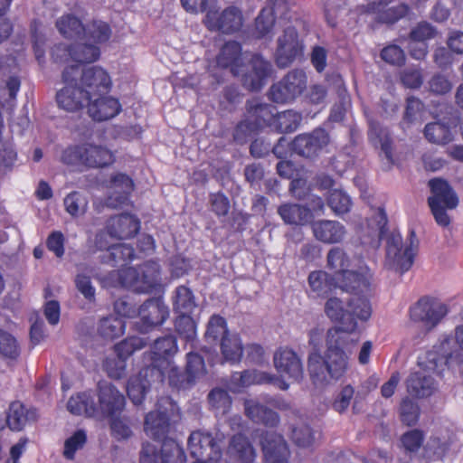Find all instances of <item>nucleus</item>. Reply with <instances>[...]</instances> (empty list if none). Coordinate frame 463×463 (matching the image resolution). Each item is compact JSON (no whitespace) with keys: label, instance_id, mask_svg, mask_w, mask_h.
I'll use <instances>...</instances> for the list:
<instances>
[{"label":"nucleus","instance_id":"obj_1","mask_svg":"<svg viewBox=\"0 0 463 463\" xmlns=\"http://www.w3.org/2000/svg\"><path fill=\"white\" fill-rule=\"evenodd\" d=\"M455 339L463 354V325L457 326ZM452 344L451 338L444 337L432 350L419 357L420 371L411 373L406 382L407 390L411 395L423 398L437 391V381L430 373L441 376L447 369H455L456 365L458 372L463 373V359L453 356Z\"/></svg>","mask_w":463,"mask_h":463},{"label":"nucleus","instance_id":"obj_2","mask_svg":"<svg viewBox=\"0 0 463 463\" xmlns=\"http://www.w3.org/2000/svg\"><path fill=\"white\" fill-rule=\"evenodd\" d=\"M354 343L358 340L354 337H345L343 332L337 329H329L326 339V357L320 354L312 353L308 356V372L313 383L323 387L329 383L330 380H339L348 369V354L351 350L348 341Z\"/></svg>","mask_w":463,"mask_h":463},{"label":"nucleus","instance_id":"obj_3","mask_svg":"<svg viewBox=\"0 0 463 463\" xmlns=\"http://www.w3.org/2000/svg\"><path fill=\"white\" fill-rule=\"evenodd\" d=\"M59 32L66 38H77L81 42L69 50H64L71 61L92 62L99 57L98 43H105L110 36L109 25L103 22H93L86 28L71 14L61 17L56 22Z\"/></svg>","mask_w":463,"mask_h":463},{"label":"nucleus","instance_id":"obj_4","mask_svg":"<svg viewBox=\"0 0 463 463\" xmlns=\"http://www.w3.org/2000/svg\"><path fill=\"white\" fill-rule=\"evenodd\" d=\"M126 405L124 395L111 383H100L95 393L80 392L68 402L69 411L75 415L111 417L120 414Z\"/></svg>","mask_w":463,"mask_h":463},{"label":"nucleus","instance_id":"obj_5","mask_svg":"<svg viewBox=\"0 0 463 463\" xmlns=\"http://www.w3.org/2000/svg\"><path fill=\"white\" fill-rule=\"evenodd\" d=\"M339 292L335 291L331 295L325 304V313L326 317L339 324L338 326L332 329H337L343 332L345 337H352L357 329V323L354 319L366 321L372 315V307L366 298H353L347 296L348 291L361 293L359 290L339 288ZM366 292H362L365 294Z\"/></svg>","mask_w":463,"mask_h":463},{"label":"nucleus","instance_id":"obj_6","mask_svg":"<svg viewBox=\"0 0 463 463\" xmlns=\"http://www.w3.org/2000/svg\"><path fill=\"white\" fill-rule=\"evenodd\" d=\"M327 268L334 273L339 288L368 292L372 273L363 260L351 262L341 248L335 247L327 253Z\"/></svg>","mask_w":463,"mask_h":463},{"label":"nucleus","instance_id":"obj_7","mask_svg":"<svg viewBox=\"0 0 463 463\" xmlns=\"http://www.w3.org/2000/svg\"><path fill=\"white\" fill-rule=\"evenodd\" d=\"M176 352L177 345L173 336L158 338L153 345L148 367L155 369L158 380L166 378L170 385L184 388L185 384L180 380L181 373L172 360Z\"/></svg>","mask_w":463,"mask_h":463},{"label":"nucleus","instance_id":"obj_8","mask_svg":"<svg viewBox=\"0 0 463 463\" xmlns=\"http://www.w3.org/2000/svg\"><path fill=\"white\" fill-rule=\"evenodd\" d=\"M429 185L431 195L428 202L432 214L439 225L446 227L450 223L448 211L458 206V198L450 185L442 179H431Z\"/></svg>","mask_w":463,"mask_h":463},{"label":"nucleus","instance_id":"obj_9","mask_svg":"<svg viewBox=\"0 0 463 463\" xmlns=\"http://www.w3.org/2000/svg\"><path fill=\"white\" fill-rule=\"evenodd\" d=\"M79 75L78 65L68 66L62 72L64 87L58 90L56 101L59 108L63 110L74 112L88 104L89 99L79 85Z\"/></svg>","mask_w":463,"mask_h":463},{"label":"nucleus","instance_id":"obj_10","mask_svg":"<svg viewBox=\"0 0 463 463\" xmlns=\"http://www.w3.org/2000/svg\"><path fill=\"white\" fill-rule=\"evenodd\" d=\"M116 285L131 288L137 292H150L159 285V267L155 262L144 264L138 269L126 268L117 273Z\"/></svg>","mask_w":463,"mask_h":463},{"label":"nucleus","instance_id":"obj_11","mask_svg":"<svg viewBox=\"0 0 463 463\" xmlns=\"http://www.w3.org/2000/svg\"><path fill=\"white\" fill-rule=\"evenodd\" d=\"M177 411V406L170 398H162L158 401L156 409L150 411L145 418L146 434L155 439H163L168 432L170 420Z\"/></svg>","mask_w":463,"mask_h":463},{"label":"nucleus","instance_id":"obj_12","mask_svg":"<svg viewBox=\"0 0 463 463\" xmlns=\"http://www.w3.org/2000/svg\"><path fill=\"white\" fill-rule=\"evenodd\" d=\"M417 244L411 238L402 243L400 238H392L387 246L385 265L387 268L403 273L413 263Z\"/></svg>","mask_w":463,"mask_h":463},{"label":"nucleus","instance_id":"obj_13","mask_svg":"<svg viewBox=\"0 0 463 463\" xmlns=\"http://www.w3.org/2000/svg\"><path fill=\"white\" fill-rule=\"evenodd\" d=\"M143 339L129 337L115 346L114 353L104 362V368L110 378L119 379L125 375L126 359L136 350L142 348Z\"/></svg>","mask_w":463,"mask_h":463},{"label":"nucleus","instance_id":"obj_14","mask_svg":"<svg viewBox=\"0 0 463 463\" xmlns=\"http://www.w3.org/2000/svg\"><path fill=\"white\" fill-rule=\"evenodd\" d=\"M188 446L194 463H216L221 457L220 445L209 433L194 431L190 435Z\"/></svg>","mask_w":463,"mask_h":463},{"label":"nucleus","instance_id":"obj_15","mask_svg":"<svg viewBox=\"0 0 463 463\" xmlns=\"http://www.w3.org/2000/svg\"><path fill=\"white\" fill-rule=\"evenodd\" d=\"M448 312L447 306L441 301L431 298L420 299L410 311L413 321L422 322L430 329L439 323Z\"/></svg>","mask_w":463,"mask_h":463},{"label":"nucleus","instance_id":"obj_16","mask_svg":"<svg viewBox=\"0 0 463 463\" xmlns=\"http://www.w3.org/2000/svg\"><path fill=\"white\" fill-rule=\"evenodd\" d=\"M205 24L210 30H218L225 33L236 32L242 25V14L233 6L221 13L214 7H210L206 14Z\"/></svg>","mask_w":463,"mask_h":463},{"label":"nucleus","instance_id":"obj_17","mask_svg":"<svg viewBox=\"0 0 463 463\" xmlns=\"http://www.w3.org/2000/svg\"><path fill=\"white\" fill-rule=\"evenodd\" d=\"M79 85L86 94V97L91 99L104 95L109 90L111 80L105 70L93 66L81 71Z\"/></svg>","mask_w":463,"mask_h":463},{"label":"nucleus","instance_id":"obj_18","mask_svg":"<svg viewBox=\"0 0 463 463\" xmlns=\"http://www.w3.org/2000/svg\"><path fill=\"white\" fill-rule=\"evenodd\" d=\"M137 316L139 321L136 322V326L140 332L145 333L163 324L168 317V309L161 299H151L138 308Z\"/></svg>","mask_w":463,"mask_h":463},{"label":"nucleus","instance_id":"obj_19","mask_svg":"<svg viewBox=\"0 0 463 463\" xmlns=\"http://www.w3.org/2000/svg\"><path fill=\"white\" fill-rule=\"evenodd\" d=\"M274 365L281 377L298 382L303 377V366L298 356L292 350L280 349L274 354Z\"/></svg>","mask_w":463,"mask_h":463},{"label":"nucleus","instance_id":"obj_20","mask_svg":"<svg viewBox=\"0 0 463 463\" xmlns=\"http://www.w3.org/2000/svg\"><path fill=\"white\" fill-rule=\"evenodd\" d=\"M107 188L109 195L106 203L109 207L116 208L128 202L134 184L129 176L124 174H117L111 176Z\"/></svg>","mask_w":463,"mask_h":463},{"label":"nucleus","instance_id":"obj_21","mask_svg":"<svg viewBox=\"0 0 463 463\" xmlns=\"http://www.w3.org/2000/svg\"><path fill=\"white\" fill-rule=\"evenodd\" d=\"M139 230V222L130 214H122L111 218L107 225L106 239L124 240L135 235Z\"/></svg>","mask_w":463,"mask_h":463},{"label":"nucleus","instance_id":"obj_22","mask_svg":"<svg viewBox=\"0 0 463 463\" xmlns=\"http://www.w3.org/2000/svg\"><path fill=\"white\" fill-rule=\"evenodd\" d=\"M328 143V136L323 129H317L312 134L297 137L292 149L298 155L310 157L317 155Z\"/></svg>","mask_w":463,"mask_h":463},{"label":"nucleus","instance_id":"obj_23","mask_svg":"<svg viewBox=\"0 0 463 463\" xmlns=\"http://www.w3.org/2000/svg\"><path fill=\"white\" fill-rule=\"evenodd\" d=\"M276 52L277 63L279 67L288 66L300 51V43L295 28L288 27L278 40Z\"/></svg>","mask_w":463,"mask_h":463},{"label":"nucleus","instance_id":"obj_24","mask_svg":"<svg viewBox=\"0 0 463 463\" xmlns=\"http://www.w3.org/2000/svg\"><path fill=\"white\" fill-rule=\"evenodd\" d=\"M260 442L265 463H288V449L281 436L273 432H267Z\"/></svg>","mask_w":463,"mask_h":463},{"label":"nucleus","instance_id":"obj_25","mask_svg":"<svg viewBox=\"0 0 463 463\" xmlns=\"http://www.w3.org/2000/svg\"><path fill=\"white\" fill-rule=\"evenodd\" d=\"M105 236V233H99L95 239L96 247L100 250L108 251V254L104 256L105 261L116 265L134 257V250L130 246L124 243H114Z\"/></svg>","mask_w":463,"mask_h":463},{"label":"nucleus","instance_id":"obj_26","mask_svg":"<svg viewBox=\"0 0 463 463\" xmlns=\"http://www.w3.org/2000/svg\"><path fill=\"white\" fill-rule=\"evenodd\" d=\"M182 450L173 440L165 441L161 454H157L156 447L150 443L143 444L140 463H171L175 457H181Z\"/></svg>","mask_w":463,"mask_h":463},{"label":"nucleus","instance_id":"obj_27","mask_svg":"<svg viewBox=\"0 0 463 463\" xmlns=\"http://www.w3.org/2000/svg\"><path fill=\"white\" fill-rule=\"evenodd\" d=\"M312 230L317 240L328 244L341 242L347 233L344 224L330 220L315 222Z\"/></svg>","mask_w":463,"mask_h":463},{"label":"nucleus","instance_id":"obj_28","mask_svg":"<svg viewBox=\"0 0 463 463\" xmlns=\"http://www.w3.org/2000/svg\"><path fill=\"white\" fill-rule=\"evenodd\" d=\"M165 378L158 380L154 368H144L137 376L132 377L128 384V394L135 404H139L143 401L151 383H161Z\"/></svg>","mask_w":463,"mask_h":463},{"label":"nucleus","instance_id":"obj_29","mask_svg":"<svg viewBox=\"0 0 463 463\" xmlns=\"http://www.w3.org/2000/svg\"><path fill=\"white\" fill-rule=\"evenodd\" d=\"M263 383H272L281 390H287L289 386L284 380L275 378L265 373L246 371L244 373H236L232 375L230 389L235 392L240 391V387Z\"/></svg>","mask_w":463,"mask_h":463},{"label":"nucleus","instance_id":"obj_30","mask_svg":"<svg viewBox=\"0 0 463 463\" xmlns=\"http://www.w3.org/2000/svg\"><path fill=\"white\" fill-rule=\"evenodd\" d=\"M121 106L118 99L101 95L89 99L90 116L98 121L108 120L119 113Z\"/></svg>","mask_w":463,"mask_h":463},{"label":"nucleus","instance_id":"obj_31","mask_svg":"<svg viewBox=\"0 0 463 463\" xmlns=\"http://www.w3.org/2000/svg\"><path fill=\"white\" fill-rule=\"evenodd\" d=\"M386 222L387 219L383 210L376 209L372 219L367 221L366 227L364 224L359 227L358 232L361 234L362 242L377 247Z\"/></svg>","mask_w":463,"mask_h":463},{"label":"nucleus","instance_id":"obj_32","mask_svg":"<svg viewBox=\"0 0 463 463\" xmlns=\"http://www.w3.org/2000/svg\"><path fill=\"white\" fill-rule=\"evenodd\" d=\"M250 67L252 71L242 74V80L247 88L257 90L263 86L265 80L269 75L270 64L261 57L255 56L251 59Z\"/></svg>","mask_w":463,"mask_h":463},{"label":"nucleus","instance_id":"obj_33","mask_svg":"<svg viewBox=\"0 0 463 463\" xmlns=\"http://www.w3.org/2000/svg\"><path fill=\"white\" fill-rule=\"evenodd\" d=\"M244 60L248 59L241 55L240 44L236 42H229L222 47L217 58V63L224 68L231 67V71L234 75H240L243 73L241 66Z\"/></svg>","mask_w":463,"mask_h":463},{"label":"nucleus","instance_id":"obj_34","mask_svg":"<svg viewBox=\"0 0 463 463\" xmlns=\"http://www.w3.org/2000/svg\"><path fill=\"white\" fill-rule=\"evenodd\" d=\"M84 156V165L92 167L109 165L115 160V156L111 150L93 144H85Z\"/></svg>","mask_w":463,"mask_h":463},{"label":"nucleus","instance_id":"obj_35","mask_svg":"<svg viewBox=\"0 0 463 463\" xmlns=\"http://www.w3.org/2000/svg\"><path fill=\"white\" fill-rule=\"evenodd\" d=\"M308 283L311 291L317 297H327L339 289L337 280L333 282L329 279V275L322 270L311 272L308 277Z\"/></svg>","mask_w":463,"mask_h":463},{"label":"nucleus","instance_id":"obj_36","mask_svg":"<svg viewBox=\"0 0 463 463\" xmlns=\"http://www.w3.org/2000/svg\"><path fill=\"white\" fill-rule=\"evenodd\" d=\"M284 89H286L285 96H279L280 100H293L300 95L306 88L307 77L301 71H294L289 72L281 81Z\"/></svg>","mask_w":463,"mask_h":463},{"label":"nucleus","instance_id":"obj_37","mask_svg":"<svg viewBox=\"0 0 463 463\" xmlns=\"http://www.w3.org/2000/svg\"><path fill=\"white\" fill-rule=\"evenodd\" d=\"M278 212L283 221L288 224L303 225L312 218L311 211L299 204H283Z\"/></svg>","mask_w":463,"mask_h":463},{"label":"nucleus","instance_id":"obj_38","mask_svg":"<svg viewBox=\"0 0 463 463\" xmlns=\"http://www.w3.org/2000/svg\"><path fill=\"white\" fill-rule=\"evenodd\" d=\"M232 335L228 331L227 323L223 317L218 315L211 317L205 332V340L213 345H220L223 338Z\"/></svg>","mask_w":463,"mask_h":463},{"label":"nucleus","instance_id":"obj_39","mask_svg":"<svg viewBox=\"0 0 463 463\" xmlns=\"http://www.w3.org/2000/svg\"><path fill=\"white\" fill-rule=\"evenodd\" d=\"M245 411L248 417L255 422H261L270 426L278 422L277 413L263 407L256 401H247L245 402Z\"/></svg>","mask_w":463,"mask_h":463},{"label":"nucleus","instance_id":"obj_40","mask_svg":"<svg viewBox=\"0 0 463 463\" xmlns=\"http://www.w3.org/2000/svg\"><path fill=\"white\" fill-rule=\"evenodd\" d=\"M222 358L225 362L237 363L241 360L243 347L237 334L226 336L220 344Z\"/></svg>","mask_w":463,"mask_h":463},{"label":"nucleus","instance_id":"obj_41","mask_svg":"<svg viewBox=\"0 0 463 463\" xmlns=\"http://www.w3.org/2000/svg\"><path fill=\"white\" fill-rule=\"evenodd\" d=\"M426 138L435 144H446L452 140L453 133L451 125L442 122H434L425 127Z\"/></svg>","mask_w":463,"mask_h":463},{"label":"nucleus","instance_id":"obj_42","mask_svg":"<svg viewBox=\"0 0 463 463\" xmlns=\"http://www.w3.org/2000/svg\"><path fill=\"white\" fill-rule=\"evenodd\" d=\"M228 452L232 457L245 463H250L255 458L253 448L241 434L232 438Z\"/></svg>","mask_w":463,"mask_h":463},{"label":"nucleus","instance_id":"obj_43","mask_svg":"<svg viewBox=\"0 0 463 463\" xmlns=\"http://www.w3.org/2000/svg\"><path fill=\"white\" fill-rule=\"evenodd\" d=\"M174 308L178 315L193 313L195 308V303L189 288L185 287H179L176 288L174 299Z\"/></svg>","mask_w":463,"mask_h":463},{"label":"nucleus","instance_id":"obj_44","mask_svg":"<svg viewBox=\"0 0 463 463\" xmlns=\"http://www.w3.org/2000/svg\"><path fill=\"white\" fill-rule=\"evenodd\" d=\"M186 373L187 384L203 379L206 374L203 358L197 354L190 352L187 354Z\"/></svg>","mask_w":463,"mask_h":463},{"label":"nucleus","instance_id":"obj_45","mask_svg":"<svg viewBox=\"0 0 463 463\" xmlns=\"http://www.w3.org/2000/svg\"><path fill=\"white\" fill-rule=\"evenodd\" d=\"M87 441V434L78 430L64 440L62 455L66 459L72 460L77 451L81 449Z\"/></svg>","mask_w":463,"mask_h":463},{"label":"nucleus","instance_id":"obj_46","mask_svg":"<svg viewBox=\"0 0 463 463\" xmlns=\"http://www.w3.org/2000/svg\"><path fill=\"white\" fill-rule=\"evenodd\" d=\"M125 324L121 318L108 317L100 320L99 332L108 339H114L124 333Z\"/></svg>","mask_w":463,"mask_h":463},{"label":"nucleus","instance_id":"obj_47","mask_svg":"<svg viewBox=\"0 0 463 463\" xmlns=\"http://www.w3.org/2000/svg\"><path fill=\"white\" fill-rule=\"evenodd\" d=\"M359 393L354 397V389L352 385L346 384L342 387L339 393L336 395L333 406L334 409L338 412L345 411L354 400L353 409L357 410L358 407Z\"/></svg>","mask_w":463,"mask_h":463},{"label":"nucleus","instance_id":"obj_48","mask_svg":"<svg viewBox=\"0 0 463 463\" xmlns=\"http://www.w3.org/2000/svg\"><path fill=\"white\" fill-rule=\"evenodd\" d=\"M28 420V413L23 403L14 402L11 403L7 415V424L13 430H20Z\"/></svg>","mask_w":463,"mask_h":463},{"label":"nucleus","instance_id":"obj_49","mask_svg":"<svg viewBox=\"0 0 463 463\" xmlns=\"http://www.w3.org/2000/svg\"><path fill=\"white\" fill-rule=\"evenodd\" d=\"M316 434V432L312 431L310 428L301 420L293 426L291 436L298 446L307 448L315 442L317 439Z\"/></svg>","mask_w":463,"mask_h":463},{"label":"nucleus","instance_id":"obj_50","mask_svg":"<svg viewBox=\"0 0 463 463\" xmlns=\"http://www.w3.org/2000/svg\"><path fill=\"white\" fill-rule=\"evenodd\" d=\"M328 204L335 214L340 215L350 210L352 202L345 193L335 189L330 193Z\"/></svg>","mask_w":463,"mask_h":463},{"label":"nucleus","instance_id":"obj_51","mask_svg":"<svg viewBox=\"0 0 463 463\" xmlns=\"http://www.w3.org/2000/svg\"><path fill=\"white\" fill-rule=\"evenodd\" d=\"M87 199L78 192H73L64 198V206L71 216H80L86 212Z\"/></svg>","mask_w":463,"mask_h":463},{"label":"nucleus","instance_id":"obj_52","mask_svg":"<svg viewBox=\"0 0 463 463\" xmlns=\"http://www.w3.org/2000/svg\"><path fill=\"white\" fill-rule=\"evenodd\" d=\"M192 314L178 315L175 320L176 330L187 342H193L196 335V324Z\"/></svg>","mask_w":463,"mask_h":463},{"label":"nucleus","instance_id":"obj_53","mask_svg":"<svg viewBox=\"0 0 463 463\" xmlns=\"http://www.w3.org/2000/svg\"><path fill=\"white\" fill-rule=\"evenodd\" d=\"M4 289V280L0 275V293ZM0 354L6 357L14 358L18 355V345L14 336L0 330Z\"/></svg>","mask_w":463,"mask_h":463},{"label":"nucleus","instance_id":"obj_54","mask_svg":"<svg viewBox=\"0 0 463 463\" xmlns=\"http://www.w3.org/2000/svg\"><path fill=\"white\" fill-rule=\"evenodd\" d=\"M119 415L109 417L111 435L118 440L128 439L132 435L129 421L126 417Z\"/></svg>","mask_w":463,"mask_h":463},{"label":"nucleus","instance_id":"obj_55","mask_svg":"<svg viewBox=\"0 0 463 463\" xmlns=\"http://www.w3.org/2000/svg\"><path fill=\"white\" fill-rule=\"evenodd\" d=\"M209 402L217 414H225L231 407L232 401L228 393L222 389H213L209 393Z\"/></svg>","mask_w":463,"mask_h":463},{"label":"nucleus","instance_id":"obj_56","mask_svg":"<svg viewBox=\"0 0 463 463\" xmlns=\"http://www.w3.org/2000/svg\"><path fill=\"white\" fill-rule=\"evenodd\" d=\"M300 120L301 116L292 110L279 113L275 118L277 127L281 132H292L296 130Z\"/></svg>","mask_w":463,"mask_h":463},{"label":"nucleus","instance_id":"obj_57","mask_svg":"<svg viewBox=\"0 0 463 463\" xmlns=\"http://www.w3.org/2000/svg\"><path fill=\"white\" fill-rule=\"evenodd\" d=\"M274 24L273 9L265 7L255 21V30L258 37L267 36Z\"/></svg>","mask_w":463,"mask_h":463},{"label":"nucleus","instance_id":"obj_58","mask_svg":"<svg viewBox=\"0 0 463 463\" xmlns=\"http://www.w3.org/2000/svg\"><path fill=\"white\" fill-rule=\"evenodd\" d=\"M277 169L280 176L293 179L291 182V191L296 197L300 198L301 194L298 192V189L305 184V181L294 178V167L292 163L288 161H280L277 165Z\"/></svg>","mask_w":463,"mask_h":463},{"label":"nucleus","instance_id":"obj_59","mask_svg":"<svg viewBox=\"0 0 463 463\" xmlns=\"http://www.w3.org/2000/svg\"><path fill=\"white\" fill-rule=\"evenodd\" d=\"M423 118V105L420 99L409 98L404 115V122L415 123L420 122Z\"/></svg>","mask_w":463,"mask_h":463},{"label":"nucleus","instance_id":"obj_60","mask_svg":"<svg viewBox=\"0 0 463 463\" xmlns=\"http://www.w3.org/2000/svg\"><path fill=\"white\" fill-rule=\"evenodd\" d=\"M369 136L373 142L380 143L381 148L386 158L389 161H392L389 139L386 137L384 130L380 126L371 123Z\"/></svg>","mask_w":463,"mask_h":463},{"label":"nucleus","instance_id":"obj_61","mask_svg":"<svg viewBox=\"0 0 463 463\" xmlns=\"http://www.w3.org/2000/svg\"><path fill=\"white\" fill-rule=\"evenodd\" d=\"M85 144L81 146H69L63 150L61 161L64 164L76 165H84Z\"/></svg>","mask_w":463,"mask_h":463},{"label":"nucleus","instance_id":"obj_62","mask_svg":"<svg viewBox=\"0 0 463 463\" xmlns=\"http://www.w3.org/2000/svg\"><path fill=\"white\" fill-rule=\"evenodd\" d=\"M20 89V80L17 77H10L4 87L0 89V103L3 105L14 100Z\"/></svg>","mask_w":463,"mask_h":463},{"label":"nucleus","instance_id":"obj_63","mask_svg":"<svg viewBox=\"0 0 463 463\" xmlns=\"http://www.w3.org/2000/svg\"><path fill=\"white\" fill-rule=\"evenodd\" d=\"M402 420L407 425H413L419 418V407L413 402L405 399L401 406Z\"/></svg>","mask_w":463,"mask_h":463},{"label":"nucleus","instance_id":"obj_64","mask_svg":"<svg viewBox=\"0 0 463 463\" xmlns=\"http://www.w3.org/2000/svg\"><path fill=\"white\" fill-rule=\"evenodd\" d=\"M75 284L77 289L88 300L94 299L95 288L92 286L90 279L85 273H79L75 279Z\"/></svg>","mask_w":463,"mask_h":463}]
</instances>
